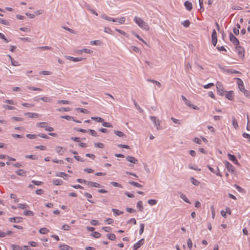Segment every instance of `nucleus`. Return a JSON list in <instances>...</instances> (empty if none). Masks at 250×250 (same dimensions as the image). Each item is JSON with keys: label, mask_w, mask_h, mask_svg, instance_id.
<instances>
[{"label": "nucleus", "mask_w": 250, "mask_h": 250, "mask_svg": "<svg viewBox=\"0 0 250 250\" xmlns=\"http://www.w3.org/2000/svg\"><path fill=\"white\" fill-rule=\"evenodd\" d=\"M190 181L192 183V184L195 186H198L200 184V182L195 179H194L193 177L190 178Z\"/></svg>", "instance_id": "nucleus-34"}, {"label": "nucleus", "mask_w": 250, "mask_h": 250, "mask_svg": "<svg viewBox=\"0 0 250 250\" xmlns=\"http://www.w3.org/2000/svg\"><path fill=\"white\" fill-rule=\"evenodd\" d=\"M132 101L134 104L135 107L137 108V109L139 111V112L141 113H143L144 111L143 109L140 107V106L139 105V104L136 102L135 100L133 99Z\"/></svg>", "instance_id": "nucleus-30"}, {"label": "nucleus", "mask_w": 250, "mask_h": 250, "mask_svg": "<svg viewBox=\"0 0 250 250\" xmlns=\"http://www.w3.org/2000/svg\"><path fill=\"white\" fill-rule=\"evenodd\" d=\"M179 194L180 198H182L185 202L189 204H191L190 202L188 200L185 194L181 192H179Z\"/></svg>", "instance_id": "nucleus-15"}, {"label": "nucleus", "mask_w": 250, "mask_h": 250, "mask_svg": "<svg viewBox=\"0 0 250 250\" xmlns=\"http://www.w3.org/2000/svg\"><path fill=\"white\" fill-rule=\"evenodd\" d=\"M229 40L235 46L239 45V41L232 33H229Z\"/></svg>", "instance_id": "nucleus-5"}, {"label": "nucleus", "mask_w": 250, "mask_h": 250, "mask_svg": "<svg viewBox=\"0 0 250 250\" xmlns=\"http://www.w3.org/2000/svg\"><path fill=\"white\" fill-rule=\"evenodd\" d=\"M91 119L93 120H95L98 122H100V123H102L104 122V119L101 117H92L91 118Z\"/></svg>", "instance_id": "nucleus-37"}, {"label": "nucleus", "mask_w": 250, "mask_h": 250, "mask_svg": "<svg viewBox=\"0 0 250 250\" xmlns=\"http://www.w3.org/2000/svg\"><path fill=\"white\" fill-rule=\"evenodd\" d=\"M110 184L113 187H119V188H123V186L121 184H120L116 182H111L110 183Z\"/></svg>", "instance_id": "nucleus-47"}, {"label": "nucleus", "mask_w": 250, "mask_h": 250, "mask_svg": "<svg viewBox=\"0 0 250 250\" xmlns=\"http://www.w3.org/2000/svg\"><path fill=\"white\" fill-rule=\"evenodd\" d=\"M101 235V234L97 231H95L91 234V236L95 237L96 238H98L100 237Z\"/></svg>", "instance_id": "nucleus-40"}, {"label": "nucleus", "mask_w": 250, "mask_h": 250, "mask_svg": "<svg viewBox=\"0 0 250 250\" xmlns=\"http://www.w3.org/2000/svg\"><path fill=\"white\" fill-rule=\"evenodd\" d=\"M94 146L96 147L103 148L104 147V145L101 143H94Z\"/></svg>", "instance_id": "nucleus-53"}, {"label": "nucleus", "mask_w": 250, "mask_h": 250, "mask_svg": "<svg viewBox=\"0 0 250 250\" xmlns=\"http://www.w3.org/2000/svg\"><path fill=\"white\" fill-rule=\"evenodd\" d=\"M224 164L225 165L226 167L228 169V170L229 172H233L234 171V167L229 162L225 161L224 162Z\"/></svg>", "instance_id": "nucleus-9"}, {"label": "nucleus", "mask_w": 250, "mask_h": 250, "mask_svg": "<svg viewBox=\"0 0 250 250\" xmlns=\"http://www.w3.org/2000/svg\"><path fill=\"white\" fill-rule=\"evenodd\" d=\"M147 81L156 84L159 87L161 86V83L160 82H159L158 81H157L156 80H152V79H147Z\"/></svg>", "instance_id": "nucleus-31"}, {"label": "nucleus", "mask_w": 250, "mask_h": 250, "mask_svg": "<svg viewBox=\"0 0 250 250\" xmlns=\"http://www.w3.org/2000/svg\"><path fill=\"white\" fill-rule=\"evenodd\" d=\"M106 236L110 240H114L116 239L115 235L113 233L107 234Z\"/></svg>", "instance_id": "nucleus-33"}, {"label": "nucleus", "mask_w": 250, "mask_h": 250, "mask_svg": "<svg viewBox=\"0 0 250 250\" xmlns=\"http://www.w3.org/2000/svg\"><path fill=\"white\" fill-rule=\"evenodd\" d=\"M145 225L144 224H141L140 225V230L139 233L140 234H142L144 230Z\"/></svg>", "instance_id": "nucleus-51"}, {"label": "nucleus", "mask_w": 250, "mask_h": 250, "mask_svg": "<svg viewBox=\"0 0 250 250\" xmlns=\"http://www.w3.org/2000/svg\"><path fill=\"white\" fill-rule=\"evenodd\" d=\"M102 42L100 41H92L90 42V44L92 45H101Z\"/></svg>", "instance_id": "nucleus-27"}, {"label": "nucleus", "mask_w": 250, "mask_h": 250, "mask_svg": "<svg viewBox=\"0 0 250 250\" xmlns=\"http://www.w3.org/2000/svg\"><path fill=\"white\" fill-rule=\"evenodd\" d=\"M207 167H208V168L209 169V170H210L211 172H212V173H213L216 174L217 176H220V177H221V176H222V175H221V173H220V172H217V173H216V172H215V170L214 169V168H213L212 167H211L210 166H208V165ZM217 170H218V171H219V170L218 168H217Z\"/></svg>", "instance_id": "nucleus-21"}, {"label": "nucleus", "mask_w": 250, "mask_h": 250, "mask_svg": "<svg viewBox=\"0 0 250 250\" xmlns=\"http://www.w3.org/2000/svg\"><path fill=\"white\" fill-rule=\"evenodd\" d=\"M52 161L54 163H58V164H64L63 161L62 160H58L57 159H54L52 160Z\"/></svg>", "instance_id": "nucleus-62"}, {"label": "nucleus", "mask_w": 250, "mask_h": 250, "mask_svg": "<svg viewBox=\"0 0 250 250\" xmlns=\"http://www.w3.org/2000/svg\"><path fill=\"white\" fill-rule=\"evenodd\" d=\"M181 23L185 27H188L190 25V22L188 20L184 21Z\"/></svg>", "instance_id": "nucleus-45"}, {"label": "nucleus", "mask_w": 250, "mask_h": 250, "mask_svg": "<svg viewBox=\"0 0 250 250\" xmlns=\"http://www.w3.org/2000/svg\"><path fill=\"white\" fill-rule=\"evenodd\" d=\"M234 187L235 188L240 192H243L244 191V189L241 188L240 187H239L238 185H234Z\"/></svg>", "instance_id": "nucleus-63"}, {"label": "nucleus", "mask_w": 250, "mask_h": 250, "mask_svg": "<svg viewBox=\"0 0 250 250\" xmlns=\"http://www.w3.org/2000/svg\"><path fill=\"white\" fill-rule=\"evenodd\" d=\"M0 38L6 42H9V41L7 39L6 37L1 33H0Z\"/></svg>", "instance_id": "nucleus-61"}, {"label": "nucleus", "mask_w": 250, "mask_h": 250, "mask_svg": "<svg viewBox=\"0 0 250 250\" xmlns=\"http://www.w3.org/2000/svg\"><path fill=\"white\" fill-rule=\"evenodd\" d=\"M16 174H17L21 176H24L25 172L23 171V169H18L16 171Z\"/></svg>", "instance_id": "nucleus-46"}, {"label": "nucleus", "mask_w": 250, "mask_h": 250, "mask_svg": "<svg viewBox=\"0 0 250 250\" xmlns=\"http://www.w3.org/2000/svg\"><path fill=\"white\" fill-rule=\"evenodd\" d=\"M24 214L26 216H33L34 213L31 210H25L24 211Z\"/></svg>", "instance_id": "nucleus-49"}, {"label": "nucleus", "mask_w": 250, "mask_h": 250, "mask_svg": "<svg viewBox=\"0 0 250 250\" xmlns=\"http://www.w3.org/2000/svg\"><path fill=\"white\" fill-rule=\"evenodd\" d=\"M0 23H1L3 25H9V22L8 21H7L5 20H3V19L0 18Z\"/></svg>", "instance_id": "nucleus-54"}, {"label": "nucleus", "mask_w": 250, "mask_h": 250, "mask_svg": "<svg viewBox=\"0 0 250 250\" xmlns=\"http://www.w3.org/2000/svg\"><path fill=\"white\" fill-rule=\"evenodd\" d=\"M76 110L80 111L81 112L83 113H88V111L84 108H77Z\"/></svg>", "instance_id": "nucleus-57"}, {"label": "nucleus", "mask_w": 250, "mask_h": 250, "mask_svg": "<svg viewBox=\"0 0 250 250\" xmlns=\"http://www.w3.org/2000/svg\"><path fill=\"white\" fill-rule=\"evenodd\" d=\"M57 103L58 104H69L70 102L67 100H58Z\"/></svg>", "instance_id": "nucleus-44"}, {"label": "nucleus", "mask_w": 250, "mask_h": 250, "mask_svg": "<svg viewBox=\"0 0 250 250\" xmlns=\"http://www.w3.org/2000/svg\"><path fill=\"white\" fill-rule=\"evenodd\" d=\"M226 97L230 101H232L233 100V91H230L228 92H227L226 95Z\"/></svg>", "instance_id": "nucleus-18"}, {"label": "nucleus", "mask_w": 250, "mask_h": 250, "mask_svg": "<svg viewBox=\"0 0 250 250\" xmlns=\"http://www.w3.org/2000/svg\"><path fill=\"white\" fill-rule=\"evenodd\" d=\"M11 61V64L13 66H19L20 65V64L19 63V62L17 61H15L14 59H12Z\"/></svg>", "instance_id": "nucleus-60"}, {"label": "nucleus", "mask_w": 250, "mask_h": 250, "mask_svg": "<svg viewBox=\"0 0 250 250\" xmlns=\"http://www.w3.org/2000/svg\"><path fill=\"white\" fill-rule=\"evenodd\" d=\"M86 185L90 187L100 188L101 187L100 184L99 183L91 181H88Z\"/></svg>", "instance_id": "nucleus-13"}, {"label": "nucleus", "mask_w": 250, "mask_h": 250, "mask_svg": "<svg viewBox=\"0 0 250 250\" xmlns=\"http://www.w3.org/2000/svg\"><path fill=\"white\" fill-rule=\"evenodd\" d=\"M232 125L234 126V127L235 129L238 128V126H238V124L237 123V120H236V119L234 117H232Z\"/></svg>", "instance_id": "nucleus-25"}, {"label": "nucleus", "mask_w": 250, "mask_h": 250, "mask_svg": "<svg viewBox=\"0 0 250 250\" xmlns=\"http://www.w3.org/2000/svg\"><path fill=\"white\" fill-rule=\"evenodd\" d=\"M126 159L127 161L132 163L133 164H136L138 160L134 157L128 156L126 157Z\"/></svg>", "instance_id": "nucleus-14"}, {"label": "nucleus", "mask_w": 250, "mask_h": 250, "mask_svg": "<svg viewBox=\"0 0 250 250\" xmlns=\"http://www.w3.org/2000/svg\"><path fill=\"white\" fill-rule=\"evenodd\" d=\"M150 119L151 121L153 122L154 125L156 127L157 130L161 129V127H160V122L157 117L155 116H150Z\"/></svg>", "instance_id": "nucleus-3"}, {"label": "nucleus", "mask_w": 250, "mask_h": 250, "mask_svg": "<svg viewBox=\"0 0 250 250\" xmlns=\"http://www.w3.org/2000/svg\"><path fill=\"white\" fill-rule=\"evenodd\" d=\"M114 133L115 135L118 136L119 137H124L125 136V134L120 131L115 130L114 131Z\"/></svg>", "instance_id": "nucleus-29"}, {"label": "nucleus", "mask_w": 250, "mask_h": 250, "mask_svg": "<svg viewBox=\"0 0 250 250\" xmlns=\"http://www.w3.org/2000/svg\"><path fill=\"white\" fill-rule=\"evenodd\" d=\"M66 58L68 60L72 61L75 62L81 61L84 60V59L83 58H74L71 56H66Z\"/></svg>", "instance_id": "nucleus-10"}, {"label": "nucleus", "mask_w": 250, "mask_h": 250, "mask_svg": "<svg viewBox=\"0 0 250 250\" xmlns=\"http://www.w3.org/2000/svg\"><path fill=\"white\" fill-rule=\"evenodd\" d=\"M242 135L244 138L248 139L249 141L250 142V134H249L247 133H244Z\"/></svg>", "instance_id": "nucleus-64"}, {"label": "nucleus", "mask_w": 250, "mask_h": 250, "mask_svg": "<svg viewBox=\"0 0 250 250\" xmlns=\"http://www.w3.org/2000/svg\"><path fill=\"white\" fill-rule=\"evenodd\" d=\"M171 120L175 123L178 125H181V123L179 120L176 119L173 117L171 118Z\"/></svg>", "instance_id": "nucleus-58"}, {"label": "nucleus", "mask_w": 250, "mask_h": 250, "mask_svg": "<svg viewBox=\"0 0 250 250\" xmlns=\"http://www.w3.org/2000/svg\"><path fill=\"white\" fill-rule=\"evenodd\" d=\"M58 111H69L71 110L70 107H61L59 109H57Z\"/></svg>", "instance_id": "nucleus-43"}, {"label": "nucleus", "mask_w": 250, "mask_h": 250, "mask_svg": "<svg viewBox=\"0 0 250 250\" xmlns=\"http://www.w3.org/2000/svg\"><path fill=\"white\" fill-rule=\"evenodd\" d=\"M11 248L13 250H22V248L18 245L12 244Z\"/></svg>", "instance_id": "nucleus-24"}, {"label": "nucleus", "mask_w": 250, "mask_h": 250, "mask_svg": "<svg viewBox=\"0 0 250 250\" xmlns=\"http://www.w3.org/2000/svg\"><path fill=\"white\" fill-rule=\"evenodd\" d=\"M60 248L62 250H70L72 248L65 244H62L59 246Z\"/></svg>", "instance_id": "nucleus-22"}, {"label": "nucleus", "mask_w": 250, "mask_h": 250, "mask_svg": "<svg viewBox=\"0 0 250 250\" xmlns=\"http://www.w3.org/2000/svg\"><path fill=\"white\" fill-rule=\"evenodd\" d=\"M61 118L62 119H65L68 121H76V120H75L73 117L68 115H63L61 116Z\"/></svg>", "instance_id": "nucleus-20"}, {"label": "nucleus", "mask_w": 250, "mask_h": 250, "mask_svg": "<svg viewBox=\"0 0 250 250\" xmlns=\"http://www.w3.org/2000/svg\"><path fill=\"white\" fill-rule=\"evenodd\" d=\"M147 202L150 205L153 206L157 204V201L154 199H150L147 201Z\"/></svg>", "instance_id": "nucleus-48"}, {"label": "nucleus", "mask_w": 250, "mask_h": 250, "mask_svg": "<svg viewBox=\"0 0 250 250\" xmlns=\"http://www.w3.org/2000/svg\"><path fill=\"white\" fill-rule=\"evenodd\" d=\"M134 21L142 29L146 31H148L149 27L148 25L141 18L135 16Z\"/></svg>", "instance_id": "nucleus-1"}, {"label": "nucleus", "mask_w": 250, "mask_h": 250, "mask_svg": "<svg viewBox=\"0 0 250 250\" xmlns=\"http://www.w3.org/2000/svg\"><path fill=\"white\" fill-rule=\"evenodd\" d=\"M184 5L188 11H190L192 8V3L189 1H186Z\"/></svg>", "instance_id": "nucleus-16"}, {"label": "nucleus", "mask_w": 250, "mask_h": 250, "mask_svg": "<svg viewBox=\"0 0 250 250\" xmlns=\"http://www.w3.org/2000/svg\"><path fill=\"white\" fill-rule=\"evenodd\" d=\"M228 156L229 159L230 161L233 162L234 164H238V161L237 160L236 157L234 155H232L231 154L229 153L228 154Z\"/></svg>", "instance_id": "nucleus-12"}, {"label": "nucleus", "mask_w": 250, "mask_h": 250, "mask_svg": "<svg viewBox=\"0 0 250 250\" xmlns=\"http://www.w3.org/2000/svg\"><path fill=\"white\" fill-rule=\"evenodd\" d=\"M188 246V248L191 250L192 247V242L191 239L189 238L187 241Z\"/></svg>", "instance_id": "nucleus-56"}, {"label": "nucleus", "mask_w": 250, "mask_h": 250, "mask_svg": "<svg viewBox=\"0 0 250 250\" xmlns=\"http://www.w3.org/2000/svg\"><path fill=\"white\" fill-rule=\"evenodd\" d=\"M137 207L139 208V210L140 211H143L144 210V207L143 206V203L141 201H139L138 202L137 204Z\"/></svg>", "instance_id": "nucleus-28"}, {"label": "nucleus", "mask_w": 250, "mask_h": 250, "mask_svg": "<svg viewBox=\"0 0 250 250\" xmlns=\"http://www.w3.org/2000/svg\"><path fill=\"white\" fill-rule=\"evenodd\" d=\"M212 43L214 46H215L217 42V33L215 29L213 30L211 35Z\"/></svg>", "instance_id": "nucleus-7"}, {"label": "nucleus", "mask_w": 250, "mask_h": 250, "mask_svg": "<svg viewBox=\"0 0 250 250\" xmlns=\"http://www.w3.org/2000/svg\"><path fill=\"white\" fill-rule=\"evenodd\" d=\"M117 19V21L119 22L121 24L124 23L125 22V18L124 17H121L120 19Z\"/></svg>", "instance_id": "nucleus-59"}, {"label": "nucleus", "mask_w": 250, "mask_h": 250, "mask_svg": "<svg viewBox=\"0 0 250 250\" xmlns=\"http://www.w3.org/2000/svg\"><path fill=\"white\" fill-rule=\"evenodd\" d=\"M53 183L55 185H62L63 184V182L61 179H55L53 181Z\"/></svg>", "instance_id": "nucleus-26"}, {"label": "nucleus", "mask_w": 250, "mask_h": 250, "mask_svg": "<svg viewBox=\"0 0 250 250\" xmlns=\"http://www.w3.org/2000/svg\"><path fill=\"white\" fill-rule=\"evenodd\" d=\"M21 218H19V217H11L9 218V220L11 222H14L15 223H20L21 221Z\"/></svg>", "instance_id": "nucleus-19"}, {"label": "nucleus", "mask_w": 250, "mask_h": 250, "mask_svg": "<svg viewBox=\"0 0 250 250\" xmlns=\"http://www.w3.org/2000/svg\"><path fill=\"white\" fill-rule=\"evenodd\" d=\"M26 136L29 139H35L38 136V135L27 134L26 135Z\"/></svg>", "instance_id": "nucleus-52"}, {"label": "nucleus", "mask_w": 250, "mask_h": 250, "mask_svg": "<svg viewBox=\"0 0 250 250\" xmlns=\"http://www.w3.org/2000/svg\"><path fill=\"white\" fill-rule=\"evenodd\" d=\"M55 175L58 177H63L64 179H65V177L68 176V175L66 173L63 172H57Z\"/></svg>", "instance_id": "nucleus-23"}, {"label": "nucleus", "mask_w": 250, "mask_h": 250, "mask_svg": "<svg viewBox=\"0 0 250 250\" xmlns=\"http://www.w3.org/2000/svg\"><path fill=\"white\" fill-rule=\"evenodd\" d=\"M3 107L7 110H14L15 109V107L13 106L8 105H3Z\"/></svg>", "instance_id": "nucleus-42"}, {"label": "nucleus", "mask_w": 250, "mask_h": 250, "mask_svg": "<svg viewBox=\"0 0 250 250\" xmlns=\"http://www.w3.org/2000/svg\"><path fill=\"white\" fill-rule=\"evenodd\" d=\"M217 90L218 92V94L220 95H223L224 94L225 92H227L226 91H225L222 87V84L220 82H217L216 84Z\"/></svg>", "instance_id": "nucleus-6"}, {"label": "nucleus", "mask_w": 250, "mask_h": 250, "mask_svg": "<svg viewBox=\"0 0 250 250\" xmlns=\"http://www.w3.org/2000/svg\"><path fill=\"white\" fill-rule=\"evenodd\" d=\"M145 242L144 239H140L138 242L135 243L133 247V250H137L139 248H140Z\"/></svg>", "instance_id": "nucleus-8"}, {"label": "nucleus", "mask_w": 250, "mask_h": 250, "mask_svg": "<svg viewBox=\"0 0 250 250\" xmlns=\"http://www.w3.org/2000/svg\"><path fill=\"white\" fill-rule=\"evenodd\" d=\"M38 127L44 128L46 131L51 132L54 131V128L52 127L48 126L47 124L45 122L38 123L36 125Z\"/></svg>", "instance_id": "nucleus-2"}, {"label": "nucleus", "mask_w": 250, "mask_h": 250, "mask_svg": "<svg viewBox=\"0 0 250 250\" xmlns=\"http://www.w3.org/2000/svg\"><path fill=\"white\" fill-rule=\"evenodd\" d=\"M26 158H29L32 160H36L38 158V157L34 155H27L25 156Z\"/></svg>", "instance_id": "nucleus-55"}, {"label": "nucleus", "mask_w": 250, "mask_h": 250, "mask_svg": "<svg viewBox=\"0 0 250 250\" xmlns=\"http://www.w3.org/2000/svg\"><path fill=\"white\" fill-rule=\"evenodd\" d=\"M18 207L21 209H26L28 208L29 206L26 204H19Z\"/></svg>", "instance_id": "nucleus-41"}, {"label": "nucleus", "mask_w": 250, "mask_h": 250, "mask_svg": "<svg viewBox=\"0 0 250 250\" xmlns=\"http://www.w3.org/2000/svg\"><path fill=\"white\" fill-rule=\"evenodd\" d=\"M48 232H49V230L45 228H41L39 230V232L41 234H46Z\"/></svg>", "instance_id": "nucleus-39"}, {"label": "nucleus", "mask_w": 250, "mask_h": 250, "mask_svg": "<svg viewBox=\"0 0 250 250\" xmlns=\"http://www.w3.org/2000/svg\"><path fill=\"white\" fill-rule=\"evenodd\" d=\"M102 123H103L102 125L103 126L106 127H112V125L110 123L105 122L104 121Z\"/></svg>", "instance_id": "nucleus-50"}, {"label": "nucleus", "mask_w": 250, "mask_h": 250, "mask_svg": "<svg viewBox=\"0 0 250 250\" xmlns=\"http://www.w3.org/2000/svg\"><path fill=\"white\" fill-rule=\"evenodd\" d=\"M101 17L102 18L105 20H107L108 21H113V22H117V19H114L113 18H111L110 17H109L107 15H106L105 14H103L102 16H101Z\"/></svg>", "instance_id": "nucleus-11"}, {"label": "nucleus", "mask_w": 250, "mask_h": 250, "mask_svg": "<svg viewBox=\"0 0 250 250\" xmlns=\"http://www.w3.org/2000/svg\"><path fill=\"white\" fill-rule=\"evenodd\" d=\"M40 100L44 102H51L52 101V99L50 97H42L41 98H40Z\"/></svg>", "instance_id": "nucleus-35"}, {"label": "nucleus", "mask_w": 250, "mask_h": 250, "mask_svg": "<svg viewBox=\"0 0 250 250\" xmlns=\"http://www.w3.org/2000/svg\"><path fill=\"white\" fill-rule=\"evenodd\" d=\"M37 48L38 49H41V50H52V48L51 46H40V47H38Z\"/></svg>", "instance_id": "nucleus-38"}, {"label": "nucleus", "mask_w": 250, "mask_h": 250, "mask_svg": "<svg viewBox=\"0 0 250 250\" xmlns=\"http://www.w3.org/2000/svg\"><path fill=\"white\" fill-rule=\"evenodd\" d=\"M112 211L113 212L114 214H115L116 215H119L121 214H122L124 212L122 211H120L117 209L113 208L112 209Z\"/></svg>", "instance_id": "nucleus-36"}, {"label": "nucleus", "mask_w": 250, "mask_h": 250, "mask_svg": "<svg viewBox=\"0 0 250 250\" xmlns=\"http://www.w3.org/2000/svg\"><path fill=\"white\" fill-rule=\"evenodd\" d=\"M128 183L133 186H135L136 187L138 188H141L142 186L140 185L139 183H138L137 182H134V181H129Z\"/></svg>", "instance_id": "nucleus-32"}, {"label": "nucleus", "mask_w": 250, "mask_h": 250, "mask_svg": "<svg viewBox=\"0 0 250 250\" xmlns=\"http://www.w3.org/2000/svg\"><path fill=\"white\" fill-rule=\"evenodd\" d=\"M24 115L28 116L29 118H37L39 117V115L36 113L27 112L24 113Z\"/></svg>", "instance_id": "nucleus-17"}, {"label": "nucleus", "mask_w": 250, "mask_h": 250, "mask_svg": "<svg viewBox=\"0 0 250 250\" xmlns=\"http://www.w3.org/2000/svg\"><path fill=\"white\" fill-rule=\"evenodd\" d=\"M235 51L238 54L240 58H243L244 57L245 50L244 48L241 46L236 45L235 47Z\"/></svg>", "instance_id": "nucleus-4"}]
</instances>
